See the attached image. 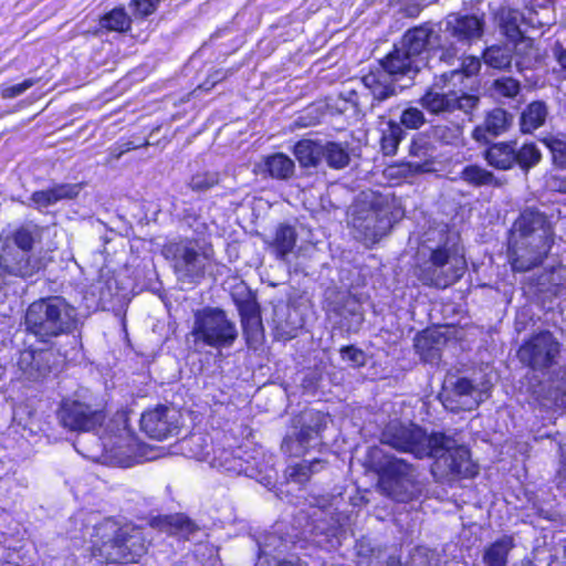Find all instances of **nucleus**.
Wrapping results in <instances>:
<instances>
[{
  "label": "nucleus",
  "instance_id": "obj_12",
  "mask_svg": "<svg viewBox=\"0 0 566 566\" xmlns=\"http://www.w3.org/2000/svg\"><path fill=\"white\" fill-rule=\"evenodd\" d=\"M426 459H433V474L446 481L474 479L480 471L479 465L471 458V450L464 444H455L449 436L443 443V449Z\"/></svg>",
  "mask_w": 566,
  "mask_h": 566
},
{
  "label": "nucleus",
  "instance_id": "obj_32",
  "mask_svg": "<svg viewBox=\"0 0 566 566\" xmlns=\"http://www.w3.org/2000/svg\"><path fill=\"white\" fill-rule=\"evenodd\" d=\"M132 17L123 6L113 8L101 15L98 25L107 32L126 33L132 29Z\"/></svg>",
  "mask_w": 566,
  "mask_h": 566
},
{
  "label": "nucleus",
  "instance_id": "obj_26",
  "mask_svg": "<svg viewBox=\"0 0 566 566\" xmlns=\"http://www.w3.org/2000/svg\"><path fill=\"white\" fill-rule=\"evenodd\" d=\"M514 546L512 535H502L484 548L482 556L484 566H506L509 554Z\"/></svg>",
  "mask_w": 566,
  "mask_h": 566
},
{
  "label": "nucleus",
  "instance_id": "obj_53",
  "mask_svg": "<svg viewBox=\"0 0 566 566\" xmlns=\"http://www.w3.org/2000/svg\"><path fill=\"white\" fill-rule=\"evenodd\" d=\"M34 273L33 266L31 265V258L29 255H21V268L18 269L17 275L21 277L31 276Z\"/></svg>",
  "mask_w": 566,
  "mask_h": 566
},
{
  "label": "nucleus",
  "instance_id": "obj_36",
  "mask_svg": "<svg viewBox=\"0 0 566 566\" xmlns=\"http://www.w3.org/2000/svg\"><path fill=\"white\" fill-rule=\"evenodd\" d=\"M410 471V463L403 459L392 458L381 467L380 480L384 483H399L409 475Z\"/></svg>",
  "mask_w": 566,
  "mask_h": 566
},
{
  "label": "nucleus",
  "instance_id": "obj_27",
  "mask_svg": "<svg viewBox=\"0 0 566 566\" xmlns=\"http://www.w3.org/2000/svg\"><path fill=\"white\" fill-rule=\"evenodd\" d=\"M432 147L430 143L422 135H416L410 143L409 154L412 157L419 158L418 161L412 164L416 172H431L434 170V157L431 154Z\"/></svg>",
  "mask_w": 566,
  "mask_h": 566
},
{
  "label": "nucleus",
  "instance_id": "obj_4",
  "mask_svg": "<svg viewBox=\"0 0 566 566\" xmlns=\"http://www.w3.org/2000/svg\"><path fill=\"white\" fill-rule=\"evenodd\" d=\"M447 434L442 431L428 433L421 426L400 419L389 420L380 431L379 441L400 453H409L415 459H426L443 449Z\"/></svg>",
  "mask_w": 566,
  "mask_h": 566
},
{
  "label": "nucleus",
  "instance_id": "obj_34",
  "mask_svg": "<svg viewBox=\"0 0 566 566\" xmlns=\"http://www.w3.org/2000/svg\"><path fill=\"white\" fill-rule=\"evenodd\" d=\"M406 137L403 128L394 119L387 122V127L382 129L380 136V149L385 156L397 154L401 140Z\"/></svg>",
  "mask_w": 566,
  "mask_h": 566
},
{
  "label": "nucleus",
  "instance_id": "obj_31",
  "mask_svg": "<svg viewBox=\"0 0 566 566\" xmlns=\"http://www.w3.org/2000/svg\"><path fill=\"white\" fill-rule=\"evenodd\" d=\"M547 107L543 101L530 103L521 114L520 129L523 134H532L545 124Z\"/></svg>",
  "mask_w": 566,
  "mask_h": 566
},
{
  "label": "nucleus",
  "instance_id": "obj_25",
  "mask_svg": "<svg viewBox=\"0 0 566 566\" xmlns=\"http://www.w3.org/2000/svg\"><path fill=\"white\" fill-rule=\"evenodd\" d=\"M296 242L297 232L295 228L287 223H280L270 245L277 260H285L295 249Z\"/></svg>",
  "mask_w": 566,
  "mask_h": 566
},
{
  "label": "nucleus",
  "instance_id": "obj_16",
  "mask_svg": "<svg viewBox=\"0 0 566 566\" xmlns=\"http://www.w3.org/2000/svg\"><path fill=\"white\" fill-rule=\"evenodd\" d=\"M439 40L440 35L434 32L432 23L427 21L406 30L400 38V45L419 63L429 57L433 41Z\"/></svg>",
  "mask_w": 566,
  "mask_h": 566
},
{
  "label": "nucleus",
  "instance_id": "obj_15",
  "mask_svg": "<svg viewBox=\"0 0 566 566\" xmlns=\"http://www.w3.org/2000/svg\"><path fill=\"white\" fill-rule=\"evenodd\" d=\"M147 525L158 533L178 541H189L199 531V526L186 513L158 514L148 517Z\"/></svg>",
  "mask_w": 566,
  "mask_h": 566
},
{
  "label": "nucleus",
  "instance_id": "obj_55",
  "mask_svg": "<svg viewBox=\"0 0 566 566\" xmlns=\"http://www.w3.org/2000/svg\"><path fill=\"white\" fill-rule=\"evenodd\" d=\"M214 86H216V84L212 82L211 77H209L207 75V77L203 80V82L198 85L197 90H201L203 92H209Z\"/></svg>",
  "mask_w": 566,
  "mask_h": 566
},
{
  "label": "nucleus",
  "instance_id": "obj_35",
  "mask_svg": "<svg viewBox=\"0 0 566 566\" xmlns=\"http://www.w3.org/2000/svg\"><path fill=\"white\" fill-rule=\"evenodd\" d=\"M323 158H325L327 166L335 170L344 169L350 163L347 146L337 142H326L323 145Z\"/></svg>",
  "mask_w": 566,
  "mask_h": 566
},
{
  "label": "nucleus",
  "instance_id": "obj_29",
  "mask_svg": "<svg viewBox=\"0 0 566 566\" xmlns=\"http://www.w3.org/2000/svg\"><path fill=\"white\" fill-rule=\"evenodd\" d=\"M460 179L475 188H499L502 186L501 180L491 170H488L478 164H470L464 166L460 171Z\"/></svg>",
  "mask_w": 566,
  "mask_h": 566
},
{
  "label": "nucleus",
  "instance_id": "obj_5",
  "mask_svg": "<svg viewBox=\"0 0 566 566\" xmlns=\"http://www.w3.org/2000/svg\"><path fill=\"white\" fill-rule=\"evenodd\" d=\"M452 74L436 75L419 98V104L431 115H446L459 111L471 117L480 103V97L464 91L447 90L448 83L452 81Z\"/></svg>",
  "mask_w": 566,
  "mask_h": 566
},
{
  "label": "nucleus",
  "instance_id": "obj_22",
  "mask_svg": "<svg viewBox=\"0 0 566 566\" xmlns=\"http://www.w3.org/2000/svg\"><path fill=\"white\" fill-rule=\"evenodd\" d=\"M255 170L264 179L289 180L294 175L295 164L284 153H274L262 157Z\"/></svg>",
  "mask_w": 566,
  "mask_h": 566
},
{
  "label": "nucleus",
  "instance_id": "obj_17",
  "mask_svg": "<svg viewBox=\"0 0 566 566\" xmlns=\"http://www.w3.org/2000/svg\"><path fill=\"white\" fill-rule=\"evenodd\" d=\"M446 31L458 42L471 43L483 35L484 19L475 14L451 13Z\"/></svg>",
  "mask_w": 566,
  "mask_h": 566
},
{
  "label": "nucleus",
  "instance_id": "obj_19",
  "mask_svg": "<svg viewBox=\"0 0 566 566\" xmlns=\"http://www.w3.org/2000/svg\"><path fill=\"white\" fill-rule=\"evenodd\" d=\"M379 67L394 80L402 78L411 72L419 71L418 61L412 57L401 45L394 48L380 60Z\"/></svg>",
  "mask_w": 566,
  "mask_h": 566
},
{
  "label": "nucleus",
  "instance_id": "obj_8",
  "mask_svg": "<svg viewBox=\"0 0 566 566\" xmlns=\"http://www.w3.org/2000/svg\"><path fill=\"white\" fill-rule=\"evenodd\" d=\"M465 270L464 258L452 259L451 249L440 244L431 249L428 262L415 266V275L423 286L446 290L457 284Z\"/></svg>",
  "mask_w": 566,
  "mask_h": 566
},
{
  "label": "nucleus",
  "instance_id": "obj_30",
  "mask_svg": "<svg viewBox=\"0 0 566 566\" xmlns=\"http://www.w3.org/2000/svg\"><path fill=\"white\" fill-rule=\"evenodd\" d=\"M512 45L518 70L533 69L542 60L541 50L533 38L524 34L521 41Z\"/></svg>",
  "mask_w": 566,
  "mask_h": 566
},
{
  "label": "nucleus",
  "instance_id": "obj_6",
  "mask_svg": "<svg viewBox=\"0 0 566 566\" xmlns=\"http://www.w3.org/2000/svg\"><path fill=\"white\" fill-rule=\"evenodd\" d=\"M563 344L549 329H539L525 337L516 349L520 364L527 370L545 376L558 364Z\"/></svg>",
  "mask_w": 566,
  "mask_h": 566
},
{
  "label": "nucleus",
  "instance_id": "obj_24",
  "mask_svg": "<svg viewBox=\"0 0 566 566\" xmlns=\"http://www.w3.org/2000/svg\"><path fill=\"white\" fill-rule=\"evenodd\" d=\"M497 19L500 31L509 43L516 44L523 39L525 32L521 25L525 22V17L522 11L502 7L497 12Z\"/></svg>",
  "mask_w": 566,
  "mask_h": 566
},
{
  "label": "nucleus",
  "instance_id": "obj_40",
  "mask_svg": "<svg viewBox=\"0 0 566 566\" xmlns=\"http://www.w3.org/2000/svg\"><path fill=\"white\" fill-rule=\"evenodd\" d=\"M542 143L551 151L554 165L566 168V140L555 135H548L542 139Z\"/></svg>",
  "mask_w": 566,
  "mask_h": 566
},
{
  "label": "nucleus",
  "instance_id": "obj_48",
  "mask_svg": "<svg viewBox=\"0 0 566 566\" xmlns=\"http://www.w3.org/2000/svg\"><path fill=\"white\" fill-rule=\"evenodd\" d=\"M343 360L349 361L354 368H360L366 365V355L363 349L355 345H345L339 349Z\"/></svg>",
  "mask_w": 566,
  "mask_h": 566
},
{
  "label": "nucleus",
  "instance_id": "obj_23",
  "mask_svg": "<svg viewBox=\"0 0 566 566\" xmlns=\"http://www.w3.org/2000/svg\"><path fill=\"white\" fill-rule=\"evenodd\" d=\"M361 83L373 96L371 108L379 106L397 94L396 85L386 78L385 72L380 67L370 69L361 76Z\"/></svg>",
  "mask_w": 566,
  "mask_h": 566
},
{
  "label": "nucleus",
  "instance_id": "obj_33",
  "mask_svg": "<svg viewBox=\"0 0 566 566\" xmlns=\"http://www.w3.org/2000/svg\"><path fill=\"white\" fill-rule=\"evenodd\" d=\"M482 59L489 67L507 71L512 66L513 53L504 44H493L483 50Z\"/></svg>",
  "mask_w": 566,
  "mask_h": 566
},
{
  "label": "nucleus",
  "instance_id": "obj_43",
  "mask_svg": "<svg viewBox=\"0 0 566 566\" xmlns=\"http://www.w3.org/2000/svg\"><path fill=\"white\" fill-rule=\"evenodd\" d=\"M492 88L500 96L514 98L521 91V83L511 76H502L493 81Z\"/></svg>",
  "mask_w": 566,
  "mask_h": 566
},
{
  "label": "nucleus",
  "instance_id": "obj_50",
  "mask_svg": "<svg viewBox=\"0 0 566 566\" xmlns=\"http://www.w3.org/2000/svg\"><path fill=\"white\" fill-rule=\"evenodd\" d=\"M454 392L458 396H472L476 390L472 380L467 377H460L454 382Z\"/></svg>",
  "mask_w": 566,
  "mask_h": 566
},
{
  "label": "nucleus",
  "instance_id": "obj_38",
  "mask_svg": "<svg viewBox=\"0 0 566 566\" xmlns=\"http://www.w3.org/2000/svg\"><path fill=\"white\" fill-rule=\"evenodd\" d=\"M510 124L511 115L509 112L496 107L486 113L483 126L489 134L499 136L509 128Z\"/></svg>",
  "mask_w": 566,
  "mask_h": 566
},
{
  "label": "nucleus",
  "instance_id": "obj_47",
  "mask_svg": "<svg viewBox=\"0 0 566 566\" xmlns=\"http://www.w3.org/2000/svg\"><path fill=\"white\" fill-rule=\"evenodd\" d=\"M480 70H481L480 59L476 56H473V55H468V56H463L461 59V64H460L459 69L449 71L448 73H453L452 74V80H453L457 75H460V74H462L467 77L478 75Z\"/></svg>",
  "mask_w": 566,
  "mask_h": 566
},
{
  "label": "nucleus",
  "instance_id": "obj_13",
  "mask_svg": "<svg viewBox=\"0 0 566 566\" xmlns=\"http://www.w3.org/2000/svg\"><path fill=\"white\" fill-rule=\"evenodd\" d=\"M232 301L240 316L245 345L256 349L265 340L262 311L256 294L247 287L242 293L233 294Z\"/></svg>",
  "mask_w": 566,
  "mask_h": 566
},
{
  "label": "nucleus",
  "instance_id": "obj_59",
  "mask_svg": "<svg viewBox=\"0 0 566 566\" xmlns=\"http://www.w3.org/2000/svg\"><path fill=\"white\" fill-rule=\"evenodd\" d=\"M1 566H29V565H27V564L22 560L21 565H19V564H12V563L7 562V563L2 564Z\"/></svg>",
  "mask_w": 566,
  "mask_h": 566
},
{
  "label": "nucleus",
  "instance_id": "obj_45",
  "mask_svg": "<svg viewBox=\"0 0 566 566\" xmlns=\"http://www.w3.org/2000/svg\"><path fill=\"white\" fill-rule=\"evenodd\" d=\"M161 0H129V8L135 19L145 20L154 14Z\"/></svg>",
  "mask_w": 566,
  "mask_h": 566
},
{
  "label": "nucleus",
  "instance_id": "obj_46",
  "mask_svg": "<svg viewBox=\"0 0 566 566\" xmlns=\"http://www.w3.org/2000/svg\"><path fill=\"white\" fill-rule=\"evenodd\" d=\"M11 237L14 245L23 253L28 254L33 250L35 240L30 229L20 226L12 232Z\"/></svg>",
  "mask_w": 566,
  "mask_h": 566
},
{
  "label": "nucleus",
  "instance_id": "obj_51",
  "mask_svg": "<svg viewBox=\"0 0 566 566\" xmlns=\"http://www.w3.org/2000/svg\"><path fill=\"white\" fill-rule=\"evenodd\" d=\"M239 66L231 67V69H217L211 71L208 76L211 77L212 82L217 85L227 78H229L231 75L237 72Z\"/></svg>",
  "mask_w": 566,
  "mask_h": 566
},
{
  "label": "nucleus",
  "instance_id": "obj_41",
  "mask_svg": "<svg viewBox=\"0 0 566 566\" xmlns=\"http://www.w3.org/2000/svg\"><path fill=\"white\" fill-rule=\"evenodd\" d=\"M402 128L416 130L426 124V117L421 109L415 106L405 108L398 123Z\"/></svg>",
  "mask_w": 566,
  "mask_h": 566
},
{
  "label": "nucleus",
  "instance_id": "obj_37",
  "mask_svg": "<svg viewBox=\"0 0 566 566\" xmlns=\"http://www.w3.org/2000/svg\"><path fill=\"white\" fill-rule=\"evenodd\" d=\"M433 134L442 145L459 147L464 143L463 126L457 123L437 125Z\"/></svg>",
  "mask_w": 566,
  "mask_h": 566
},
{
  "label": "nucleus",
  "instance_id": "obj_20",
  "mask_svg": "<svg viewBox=\"0 0 566 566\" xmlns=\"http://www.w3.org/2000/svg\"><path fill=\"white\" fill-rule=\"evenodd\" d=\"M298 431L295 439L302 447L312 440L321 439L327 428V415L315 409H304L297 416Z\"/></svg>",
  "mask_w": 566,
  "mask_h": 566
},
{
  "label": "nucleus",
  "instance_id": "obj_21",
  "mask_svg": "<svg viewBox=\"0 0 566 566\" xmlns=\"http://www.w3.org/2000/svg\"><path fill=\"white\" fill-rule=\"evenodd\" d=\"M78 193L80 187L76 184H54L46 189L33 191L30 196V201L34 209L41 211L62 200H73Z\"/></svg>",
  "mask_w": 566,
  "mask_h": 566
},
{
  "label": "nucleus",
  "instance_id": "obj_2",
  "mask_svg": "<svg viewBox=\"0 0 566 566\" xmlns=\"http://www.w3.org/2000/svg\"><path fill=\"white\" fill-rule=\"evenodd\" d=\"M149 544L142 525L120 524L115 517H105L94 526L91 555L101 564H137L147 554Z\"/></svg>",
  "mask_w": 566,
  "mask_h": 566
},
{
  "label": "nucleus",
  "instance_id": "obj_7",
  "mask_svg": "<svg viewBox=\"0 0 566 566\" xmlns=\"http://www.w3.org/2000/svg\"><path fill=\"white\" fill-rule=\"evenodd\" d=\"M55 360L54 342L38 343L36 338L24 337L13 364L15 379L27 385L42 382L53 371Z\"/></svg>",
  "mask_w": 566,
  "mask_h": 566
},
{
  "label": "nucleus",
  "instance_id": "obj_14",
  "mask_svg": "<svg viewBox=\"0 0 566 566\" xmlns=\"http://www.w3.org/2000/svg\"><path fill=\"white\" fill-rule=\"evenodd\" d=\"M57 418L63 428L70 431L88 432L103 426L105 415L101 410H91L78 400L65 399L57 409Z\"/></svg>",
  "mask_w": 566,
  "mask_h": 566
},
{
  "label": "nucleus",
  "instance_id": "obj_49",
  "mask_svg": "<svg viewBox=\"0 0 566 566\" xmlns=\"http://www.w3.org/2000/svg\"><path fill=\"white\" fill-rule=\"evenodd\" d=\"M39 82V78H25L21 83L6 86L1 90V96L3 98H14L22 93H24L27 90L31 88Z\"/></svg>",
  "mask_w": 566,
  "mask_h": 566
},
{
  "label": "nucleus",
  "instance_id": "obj_1",
  "mask_svg": "<svg viewBox=\"0 0 566 566\" xmlns=\"http://www.w3.org/2000/svg\"><path fill=\"white\" fill-rule=\"evenodd\" d=\"M556 242L555 223L536 207L522 209L512 223L507 239V261L514 273L541 268Z\"/></svg>",
  "mask_w": 566,
  "mask_h": 566
},
{
  "label": "nucleus",
  "instance_id": "obj_60",
  "mask_svg": "<svg viewBox=\"0 0 566 566\" xmlns=\"http://www.w3.org/2000/svg\"><path fill=\"white\" fill-rule=\"evenodd\" d=\"M562 191L566 192V177L562 181Z\"/></svg>",
  "mask_w": 566,
  "mask_h": 566
},
{
  "label": "nucleus",
  "instance_id": "obj_54",
  "mask_svg": "<svg viewBox=\"0 0 566 566\" xmlns=\"http://www.w3.org/2000/svg\"><path fill=\"white\" fill-rule=\"evenodd\" d=\"M400 11L403 17L415 19L421 13L422 6L419 3H406Z\"/></svg>",
  "mask_w": 566,
  "mask_h": 566
},
{
  "label": "nucleus",
  "instance_id": "obj_18",
  "mask_svg": "<svg viewBox=\"0 0 566 566\" xmlns=\"http://www.w3.org/2000/svg\"><path fill=\"white\" fill-rule=\"evenodd\" d=\"M169 408L157 405L154 409L144 411L140 417L142 431L151 439L163 441L172 436L177 426L168 419Z\"/></svg>",
  "mask_w": 566,
  "mask_h": 566
},
{
  "label": "nucleus",
  "instance_id": "obj_56",
  "mask_svg": "<svg viewBox=\"0 0 566 566\" xmlns=\"http://www.w3.org/2000/svg\"><path fill=\"white\" fill-rule=\"evenodd\" d=\"M384 566H402V564H401L399 557L390 555L387 557Z\"/></svg>",
  "mask_w": 566,
  "mask_h": 566
},
{
  "label": "nucleus",
  "instance_id": "obj_42",
  "mask_svg": "<svg viewBox=\"0 0 566 566\" xmlns=\"http://www.w3.org/2000/svg\"><path fill=\"white\" fill-rule=\"evenodd\" d=\"M319 462V459H314L312 461L295 463L294 465L290 467L289 479L300 484H306L312 478L313 465Z\"/></svg>",
  "mask_w": 566,
  "mask_h": 566
},
{
  "label": "nucleus",
  "instance_id": "obj_28",
  "mask_svg": "<svg viewBox=\"0 0 566 566\" xmlns=\"http://www.w3.org/2000/svg\"><path fill=\"white\" fill-rule=\"evenodd\" d=\"M293 154L302 168H316L323 158V145L317 140L301 139L294 145Z\"/></svg>",
  "mask_w": 566,
  "mask_h": 566
},
{
  "label": "nucleus",
  "instance_id": "obj_44",
  "mask_svg": "<svg viewBox=\"0 0 566 566\" xmlns=\"http://www.w3.org/2000/svg\"><path fill=\"white\" fill-rule=\"evenodd\" d=\"M438 336L432 332L423 331L415 338V348L422 357H432L433 350L437 349Z\"/></svg>",
  "mask_w": 566,
  "mask_h": 566
},
{
  "label": "nucleus",
  "instance_id": "obj_57",
  "mask_svg": "<svg viewBox=\"0 0 566 566\" xmlns=\"http://www.w3.org/2000/svg\"><path fill=\"white\" fill-rule=\"evenodd\" d=\"M454 56H455V50L453 48H450V49L446 50V52L442 54L441 59L447 60V59H453Z\"/></svg>",
  "mask_w": 566,
  "mask_h": 566
},
{
  "label": "nucleus",
  "instance_id": "obj_52",
  "mask_svg": "<svg viewBox=\"0 0 566 566\" xmlns=\"http://www.w3.org/2000/svg\"><path fill=\"white\" fill-rule=\"evenodd\" d=\"M553 52L560 71L566 75V48L560 42H556Z\"/></svg>",
  "mask_w": 566,
  "mask_h": 566
},
{
  "label": "nucleus",
  "instance_id": "obj_58",
  "mask_svg": "<svg viewBox=\"0 0 566 566\" xmlns=\"http://www.w3.org/2000/svg\"><path fill=\"white\" fill-rule=\"evenodd\" d=\"M276 566H303V565H301V564H298V563L285 562V560H284V562H281V563H280L279 565H276Z\"/></svg>",
  "mask_w": 566,
  "mask_h": 566
},
{
  "label": "nucleus",
  "instance_id": "obj_3",
  "mask_svg": "<svg viewBox=\"0 0 566 566\" xmlns=\"http://www.w3.org/2000/svg\"><path fill=\"white\" fill-rule=\"evenodd\" d=\"M23 326L27 336L38 343H49L60 336L72 335L78 327L75 308L61 296H45L27 307Z\"/></svg>",
  "mask_w": 566,
  "mask_h": 566
},
{
  "label": "nucleus",
  "instance_id": "obj_9",
  "mask_svg": "<svg viewBox=\"0 0 566 566\" xmlns=\"http://www.w3.org/2000/svg\"><path fill=\"white\" fill-rule=\"evenodd\" d=\"M193 240L184 239L167 243L164 255L174 262V271L190 283H199L205 279L207 269L216 263V251L212 243H205L200 251L193 245Z\"/></svg>",
  "mask_w": 566,
  "mask_h": 566
},
{
  "label": "nucleus",
  "instance_id": "obj_11",
  "mask_svg": "<svg viewBox=\"0 0 566 566\" xmlns=\"http://www.w3.org/2000/svg\"><path fill=\"white\" fill-rule=\"evenodd\" d=\"M483 158L496 170L506 171L518 167L523 171H528L541 161L542 154L534 143L520 146L517 140L510 139L488 143Z\"/></svg>",
  "mask_w": 566,
  "mask_h": 566
},
{
  "label": "nucleus",
  "instance_id": "obj_10",
  "mask_svg": "<svg viewBox=\"0 0 566 566\" xmlns=\"http://www.w3.org/2000/svg\"><path fill=\"white\" fill-rule=\"evenodd\" d=\"M191 335L196 343L213 348H228L235 343L238 329L224 310L207 306L195 312Z\"/></svg>",
  "mask_w": 566,
  "mask_h": 566
},
{
  "label": "nucleus",
  "instance_id": "obj_39",
  "mask_svg": "<svg viewBox=\"0 0 566 566\" xmlns=\"http://www.w3.org/2000/svg\"><path fill=\"white\" fill-rule=\"evenodd\" d=\"M220 184V175L212 170L197 171L191 175L187 186L196 193H205Z\"/></svg>",
  "mask_w": 566,
  "mask_h": 566
}]
</instances>
